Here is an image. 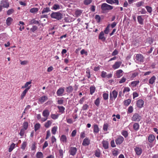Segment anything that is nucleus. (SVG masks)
<instances>
[{
  "label": "nucleus",
  "instance_id": "9",
  "mask_svg": "<svg viewBox=\"0 0 158 158\" xmlns=\"http://www.w3.org/2000/svg\"><path fill=\"white\" fill-rule=\"evenodd\" d=\"M124 140V138L122 136H118L115 140V142L117 145L121 144Z\"/></svg>",
  "mask_w": 158,
  "mask_h": 158
},
{
  "label": "nucleus",
  "instance_id": "18",
  "mask_svg": "<svg viewBox=\"0 0 158 158\" xmlns=\"http://www.w3.org/2000/svg\"><path fill=\"white\" fill-rule=\"evenodd\" d=\"M77 152V149L76 148L71 147L70 148L69 152L70 154L73 156L75 155Z\"/></svg>",
  "mask_w": 158,
  "mask_h": 158
},
{
  "label": "nucleus",
  "instance_id": "13",
  "mask_svg": "<svg viewBox=\"0 0 158 158\" xmlns=\"http://www.w3.org/2000/svg\"><path fill=\"white\" fill-rule=\"evenodd\" d=\"M90 143V140L87 137L85 138L83 140L82 144L85 146L89 145Z\"/></svg>",
  "mask_w": 158,
  "mask_h": 158
},
{
  "label": "nucleus",
  "instance_id": "63",
  "mask_svg": "<svg viewBox=\"0 0 158 158\" xmlns=\"http://www.w3.org/2000/svg\"><path fill=\"white\" fill-rule=\"evenodd\" d=\"M63 98H60L58 100L57 103L58 104H63L64 100L63 99Z\"/></svg>",
  "mask_w": 158,
  "mask_h": 158
},
{
  "label": "nucleus",
  "instance_id": "30",
  "mask_svg": "<svg viewBox=\"0 0 158 158\" xmlns=\"http://www.w3.org/2000/svg\"><path fill=\"white\" fill-rule=\"evenodd\" d=\"M58 127L57 126H55L52 127L51 129V132L52 134L55 135L57 130Z\"/></svg>",
  "mask_w": 158,
  "mask_h": 158
},
{
  "label": "nucleus",
  "instance_id": "50",
  "mask_svg": "<svg viewBox=\"0 0 158 158\" xmlns=\"http://www.w3.org/2000/svg\"><path fill=\"white\" fill-rule=\"evenodd\" d=\"M133 110V109L132 106H130L128 109L127 113H132Z\"/></svg>",
  "mask_w": 158,
  "mask_h": 158
},
{
  "label": "nucleus",
  "instance_id": "7",
  "mask_svg": "<svg viewBox=\"0 0 158 158\" xmlns=\"http://www.w3.org/2000/svg\"><path fill=\"white\" fill-rule=\"evenodd\" d=\"M139 80L132 81L130 84L129 86L133 90H135V88L139 84Z\"/></svg>",
  "mask_w": 158,
  "mask_h": 158
},
{
  "label": "nucleus",
  "instance_id": "23",
  "mask_svg": "<svg viewBox=\"0 0 158 158\" xmlns=\"http://www.w3.org/2000/svg\"><path fill=\"white\" fill-rule=\"evenodd\" d=\"M42 115L45 118H48L49 115V110L47 109H45L44 110L43 112Z\"/></svg>",
  "mask_w": 158,
  "mask_h": 158
},
{
  "label": "nucleus",
  "instance_id": "55",
  "mask_svg": "<svg viewBox=\"0 0 158 158\" xmlns=\"http://www.w3.org/2000/svg\"><path fill=\"white\" fill-rule=\"evenodd\" d=\"M25 130H25L23 128L21 129L20 130L19 134L21 136H22L24 135Z\"/></svg>",
  "mask_w": 158,
  "mask_h": 158
},
{
  "label": "nucleus",
  "instance_id": "16",
  "mask_svg": "<svg viewBox=\"0 0 158 158\" xmlns=\"http://www.w3.org/2000/svg\"><path fill=\"white\" fill-rule=\"evenodd\" d=\"M156 78L155 76L152 77L149 80L148 85H152L155 82Z\"/></svg>",
  "mask_w": 158,
  "mask_h": 158
},
{
  "label": "nucleus",
  "instance_id": "47",
  "mask_svg": "<svg viewBox=\"0 0 158 158\" xmlns=\"http://www.w3.org/2000/svg\"><path fill=\"white\" fill-rule=\"evenodd\" d=\"M95 155L96 156L99 157L100 156V152L99 150H96L95 152Z\"/></svg>",
  "mask_w": 158,
  "mask_h": 158
},
{
  "label": "nucleus",
  "instance_id": "42",
  "mask_svg": "<svg viewBox=\"0 0 158 158\" xmlns=\"http://www.w3.org/2000/svg\"><path fill=\"white\" fill-rule=\"evenodd\" d=\"M109 125L108 123H105L103 126V129L104 131H107L108 128L109 127Z\"/></svg>",
  "mask_w": 158,
  "mask_h": 158
},
{
  "label": "nucleus",
  "instance_id": "21",
  "mask_svg": "<svg viewBox=\"0 0 158 158\" xmlns=\"http://www.w3.org/2000/svg\"><path fill=\"white\" fill-rule=\"evenodd\" d=\"M155 139V136L153 135H150L148 137V141L151 143H152Z\"/></svg>",
  "mask_w": 158,
  "mask_h": 158
},
{
  "label": "nucleus",
  "instance_id": "25",
  "mask_svg": "<svg viewBox=\"0 0 158 158\" xmlns=\"http://www.w3.org/2000/svg\"><path fill=\"white\" fill-rule=\"evenodd\" d=\"M52 120H48L44 124V127L46 128H49L52 125Z\"/></svg>",
  "mask_w": 158,
  "mask_h": 158
},
{
  "label": "nucleus",
  "instance_id": "44",
  "mask_svg": "<svg viewBox=\"0 0 158 158\" xmlns=\"http://www.w3.org/2000/svg\"><path fill=\"white\" fill-rule=\"evenodd\" d=\"M31 83V81L27 82L22 87V88L24 89L25 88H27L29 86V85H30Z\"/></svg>",
  "mask_w": 158,
  "mask_h": 158
},
{
  "label": "nucleus",
  "instance_id": "14",
  "mask_svg": "<svg viewBox=\"0 0 158 158\" xmlns=\"http://www.w3.org/2000/svg\"><path fill=\"white\" fill-rule=\"evenodd\" d=\"M64 92V88L60 87L57 90L56 94L58 96H61Z\"/></svg>",
  "mask_w": 158,
  "mask_h": 158
},
{
  "label": "nucleus",
  "instance_id": "2",
  "mask_svg": "<svg viewBox=\"0 0 158 158\" xmlns=\"http://www.w3.org/2000/svg\"><path fill=\"white\" fill-rule=\"evenodd\" d=\"M113 8V6L108 5L106 3H103L101 6V9L103 11H106L112 10Z\"/></svg>",
  "mask_w": 158,
  "mask_h": 158
},
{
  "label": "nucleus",
  "instance_id": "17",
  "mask_svg": "<svg viewBox=\"0 0 158 158\" xmlns=\"http://www.w3.org/2000/svg\"><path fill=\"white\" fill-rule=\"evenodd\" d=\"M31 87V85H29V87H28L27 88H26L25 90L23 91L22 92L21 95V97L22 99H23L24 96L26 95L27 92H28V90L30 89Z\"/></svg>",
  "mask_w": 158,
  "mask_h": 158
},
{
  "label": "nucleus",
  "instance_id": "36",
  "mask_svg": "<svg viewBox=\"0 0 158 158\" xmlns=\"http://www.w3.org/2000/svg\"><path fill=\"white\" fill-rule=\"evenodd\" d=\"M59 115L58 114H52L50 115V117L51 118L55 120L58 118L59 116Z\"/></svg>",
  "mask_w": 158,
  "mask_h": 158
},
{
  "label": "nucleus",
  "instance_id": "45",
  "mask_svg": "<svg viewBox=\"0 0 158 158\" xmlns=\"http://www.w3.org/2000/svg\"><path fill=\"white\" fill-rule=\"evenodd\" d=\"M138 75V73L136 72H135L132 73L131 75V80H133L134 78H135Z\"/></svg>",
  "mask_w": 158,
  "mask_h": 158
},
{
  "label": "nucleus",
  "instance_id": "62",
  "mask_svg": "<svg viewBox=\"0 0 158 158\" xmlns=\"http://www.w3.org/2000/svg\"><path fill=\"white\" fill-rule=\"evenodd\" d=\"M126 81V78L124 77H123L119 81V83L120 84L123 83L125 82Z\"/></svg>",
  "mask_w": 158,
  "mask_h": 158
},
{
  "label": "nucleus",
  "instance_id": "5",
  "mask_svg": "<svg viewBox=\"0 0 158 158\" xmlns=\"http://www.w3.org/2000/svg\"><path fill=\"white\" fill-rule=\"evenodd\" d=\"M134 151L136 155L138 156H140L142 152V146L139 145L136 146L134 148Z\"/></svg>",
  "mask_w": 158,
  "mask_h": 158
},
{
  "label": "nucleus",
  "instance_id": "20",
  "mask_svg": "<svg viewBox=\"0 0 158 158\" xmlns=\"http://www.w3.org/2000/svg\"><path fill=\"white\" fill-rule=\"evenodd\" d=\"M106 2L110 4H113L114 3H116L117 5L119 4L118 0H106Z\"/></svg>",
  "mask_w": 158,
  "mask_h": 158
},
{
  "label": "nucleus",
  "instance_id": "52",
  "mask_svg": "<svg viewBox=\"0 0 158 158\" xmlns=\"http://www.w3.org/2000/svg\"><path fill=\"white\" fill-rule=\"evenodd\" d=\"M130 89L128 87H125L123 89V93L130 91Z\"/></svg>",
  "mask_w": 158,
  "mask_h": 158
},
{
  "label": "nucleus",
  "instance_id": "31",
  "mask_svg": "<svg viewBox=\"0 0 158 158\" xmlns=\"http://www.w3.org/2000/svg\"><path fill=\"white\" fill-rule=\"evenodd\" d=\"M41 125L39 123H36L34 126V130L36 132L40 128Z\"/></svg>",
  "mask_w": 158,
  "mask_h": 158
},
{
  "label": "nucleus",
  "instance_id": "11",
  "mask_svg": "<svg viewBox=\"0 0 158 158\" xmlns=\"http://www.w3.org/2000/svg\"><path fill=\"white\" fill-rule=\"evenodd\" d=\"M1 4L2 5V7L4 8H8L9 7L10 4L8 0H2V1Z\"/></svg>",
  "mask_w": 158,
  "mask_h": 158
},
{
  "label": "nucleus",
  "instance_id": "24",
  "mask_svg": "<svg viewBox=\"0 0 158 158\" xmlns=\"http://www.w3.org/2000/svg\"><path fill=\"white\" fill-rule=\"evenodd\" d=\"M99 38L103 41H104L105 40L106 38L105 37L103 31H102L100 33L99 35Z\"/></svg>",
  "mask_w": 158,
  "mask_h": 158
},
{
  "label": "nucleus",
  "instance_id": "10",
  "mask_svg": "<svg viewBox=\"0 0 158 158\" xmlns=\"http://www.w3.org/2000/svg\"><path fill=\"white\" fill-rule=\"evenodd\" d=\"M48 99V97L46 96H44L39 98L38 99V103L42 104Z\"/></svg>",
  "mask_w": 158,
  "mask_h": 158
},
{
  "label": "nucleus",
  "instance_id": "59",
  "mask_svg": "<svg viewBox=\"0 0 158 158\" xmlns=\"http://www.w3.org/2000/svg\"><path fill=\"white\" fill-rule=\"evenodd\" d=\"M146 9L147 11L149 13H151L152 11V8L151 7L149 6H146Z\"/></svg>",
  "mask_w": 158,
  "mask_h": 158
},
{
  "label": "nucleus",
  "instance_id": "54",
  "mask_svg": "<svg viewBox=\"0 0 158 158\" xmlns=\"http://www.w3.org/2000/svg\"><path fill=\"white\" fill-rule=\"evenodd\" d=\"M103 97L105 100H106L108 98V94L106 93H104L103 94Z\"/></svg>",
  "mask_w": 158,
  "mask_h": 158
},
{
  "label": "nucleus",
  "instance_id": "37",
  "mask_svg": "<svg viewBox=\"0 0 158 158\" xmlns=\"http://www.w3.org/2000/svg\"><path fill=\"white\" fill-rule=\"evenodd\" d=\"M50 10H51L49 7H46V8H44L42 11V13L43 14L44 13H48L50 11Z\"/></svg>",
  "mask_w": 158,
  "mask_h": 158
},
{
  "label": "nucleus",
  "instance_id": "27",
  "mask_svg": "<svg viewBox=\"0 0 158 158\" xmlns=\"http://www.w3.org/2000/svg\"><path fill=\"white\" fill-rule=\"evenodd\" d=\"M138 21L141 25L143 23V19L142 18L141 16H138L137 17Z\"/></svg>",
  "mask_w": 158,
  "mask_h": 158
},
{
  "label": "nucleus",
  "instance_id": "39",
  "mask_svg": "<svg viewBox=\"0 0 158 158\" xmlns=\"http://www.w3.org/2000/svg\"><path fill=\"white\" fill-rule=\"evenodd\" d=\"M112 153L113 156H116L118 154L119 152L117 149H115L112 150Z\"/></svg>",
  "mask_w": 158,
  "mask_h": 158
},
{
  "label": "nucleus",
  "instance_id": "4",
  "mask_svg": "<svg viewBox=\"0 0 158 158\" xmlns=\"http://www.w3.org/2000/svg\"><path fill=\"white\" fill-rule=\"evenodd\" d=\"M118 94V92L115 90L110 92V101H113L115 100L117 97Z\"/></svg>",
  "mask_w": 158,
  "mask_h": 158
},
{
  "label": "nucleus",
  "instance_id": "48",
  "mask_svg": "<svg viewBox=\"0 0 158 158\" xmlns=\"http://www.w3.org/2000/svg\"><path fill=\"white\" fill-rule=\"evenodd\" d=\"M92 0H84V3L85 5L89 4L92 2Z\"/></svg>",
  "mask_w": 158,
  "mask_h": 158
},
{
  "label": "nucleus",
  "instance_id": "56",
  "mask_svg": "<svg viewBox=\"0 0 158 158\" xmlns=\"http://www.w3.org/2000/svg\"><path fill=\"white\" fill-rule=\"evenodd\" d=\"M107 73L104 71H102L101 73V76L102 78L106 77Z\"/></svg>",
  "mask_w": 158,
  "mask_h": 158
},
{
  "label": "nucleus",
  "instance_id": "1",
  "mask_svg": "<svg viewBox=\"0 0 158 158\" xmlns=\"http://www.w3.org/2000/svg\"><path fill=\"white\" fill-rule=\"evenodd\" d=\"M63 16L62 14L59 12H53L52 13L51 15V18L59 20L61 19Z\"/></svg>",
  "mask_w": 158,
  "mask_h": 158
},
{
  "label": "nucleus",
  "instance_id": "38",
  "mask_svg": "<svg viewBox=\"0 0 158 158\" xmlns=\"http://www.w3.org/2000/svg\"><path fill=\"white\" fill-rule=\"evenodd\" d=\"M131 102V100L130 99H128L125 100L124 102V104L125 106H128Z\"/></svg>",
  "mask_w": 158,
  "mask_h": 158
},
{
  "label": "nucleus",
  "instance_id": "40",
  "mask_svg": "<svg viewBox=\"0 0 158 158\" xmlns=\"http://www.w3.org/2000/svg\"><path fill=\"white\" fill-rule=\"evenodd\" d=\"M96 88L94 86H91L90 88V94L92 95L94 92Z\"/></svg>",
  "mask_w": 158,
  "mask_h": 158
},
{
  "label": "nucleus",
  "instance_id": "60",
  "mask_svg": "<svg viewBox=\"0 0 158 158\" xmlns=\"http://www.w3.org/2000/svg\"><path fill=\"white\" fill-rule=\"evenodd\" d=\"M81 55L86 56L87 55V52L84 49H82L81 51Z\"/></svg>",
  "mask_w": 158,
  "mask_h": 158
},
{
  "label": "nucleus",
  "instance_id": "34",
  "mask_svg": "<svg viewBox=\"0 0 158 158\" xmlns=\"http://www.w3.org/2000/svg\"><path fill=\"white\" fill-rule=\"evenodd\" d=\"M36 157L37 158H43L44 156L43 153L41 152H38L36 154Z\"/></svg>",
  "mask_w": 158,
  "mask_h": 158
},
{
  "label": "nucleus",
  "instance_id": "3",
  "mask_svg": "<svg viewBox=\"0 0 158 158\" xmlns=\"http://www.w3.org/2000/svg\"><path fill=\"white\" fill-rule=\"evenodd\" d=\"M134 60L136 62H143L144 60V57L143 55L140 54H135Z\"/></svg>",
  "mask_w": 158,
  "mask_h": 158
},
{
  "label": "nucleus",
  "instance_id": "46",
  "mask_svg": "<svg viewBox=\"0 0 158 158\" xmlns=\"http://www.w3.org/2000/svg\"><path fill=\"white\" fill-rule=\"evenodd\" d=\"M100 103L99 98H98L96 99L94 102V104L97 106H98Z\"/></svg>",
  "mask_w": 158,
  "mask_h": 158
},
{
  "label": "nucleus",
  "instance_id": "32",
  "mask_svg": "<svg viewBox=\"0 0 158 158\" xmlns=\"http://www.w3.org/2000/svg\"><path fill=\"white\" fill-rule=\"evenodd\" d=\"M139 125L138 123H135L133 125V128L134 129L136 130L137 131L139 129Z\"/></svg>",
  "mask_w": 158,
  "mask_h": 158
},
{
  "label": "nucleus",
  "instance_id": "19",
  "mask_svg": "<svg viewBox=\"0 0 158 158\" xmlns=\"http://www.w3.org/2000/svg\"><path fill=\"white\" fill-rule=\"evenodd\" d=\"M123 71L121 69H119L116 71V75L117 77L119 78L122 77L123 75Z\"/></svg>",
  "mask_w": 158,
  "mask_h": 158
},
{
  "label": "nucleus",
  "instance_id": "6",
  "mask_svg": "<svg viewBox=\"0 0 158 158\" xmlns=\"http://www.w3.org/2000/svg\"><path fill=\"white\" fill-rule=\"evenodd\" d=\"M142 119L141 116L138 114L136 113L134 114L131 118V120L135 122H139Z\"/></svg>",
  "mask_w": 158,
  "mask_h": 158
},
{
  "label": "nucleus",
  "instance_id": "22",
  "mask_svg": "<svg viewBox=\"0 0 158 158\" xmlns=\"http://www.w3.org/2000/svg\"><path fill=\"white\" fill-rule=\"evenodd\" d=\"M93 126V132L94 133H98L99 129L98 126L96 124H94Z\"/></svg>",
  "mask_w": 158,
  "mask_h": 158
},
{
  "label": "nucleus",
  "instance_id": "26",
  "mask_svg": "<svg viewBox=\"0 0 158 158\" xmlns=\"http://www.w3.org/2000/svg\"><path fill=\"white\" fill-rule=\"evenodd\" d=\"M60 140L62 143H66L67 141V138L66 136L64 135H62L60 138Z\"/></svg>",
  "mask_w": 158,
  "mask_h": 158
},
{
  "label": "nucleus",
  "instance_id": "57",
  "mask_svg": "<svg viewBox=\"0 0 158 158\" xmlns=\"http://www.w3.org/2000/svg\"><path fill=\"white\" fill-rule=\"evenodd\" d=\"M27 145V143L26 142H23L21 146V148L24 150L26 147Z\"/></svg>",
  "mask_w": 158,
  "mask_h": 158
},
{
  "label": "nucleus",
  "instance_id": "43",
  "mask_svg": "<svg viewBox=\"0 0 158 158\" xmlns=\"http://www.w3.org/2000/svg\"><path fill=\"white\" fill-rule=\"evenodd\" d=\"M38 10L39 9L37 8H33L30 10V12L32 13H36Z\"/></svg>",
  "mask_w": 158,
  "mask_h": 158
},
{
  "label": "nucleus",
  "instance_id": "41",
  "mask_svg": "<svg viewBox=\"0 0 158 158\" xmlns=\"http://www.w3.org/2000/svg\"><path fill=\"white\" fill-rule=\"evenodd\" d=\"M28 126V123L27 122H24L23 123L22 128L26 130L27 129Z\"/></svg>",
  "mask_w": 158,
  "mask_h": 158
},
{
  "label": "nucleus",
  "instance_id": "12",
  "mask_svg": "<svg viewBox=\"0 0 158 158\" xmlns=\"http://www.w3.org/2000/svg\"><path fill=\"white\" fill-rule=\"evenodd\" d=\"M143 104L144 101L141 99H139L137 101V106L139 108H141L143 106Z\"/></svg>",
  "mask_w": 158,
  "mask_h": 158
},
{
  "label": "nucleus",
  "instance_id": "15",
  "mask_svg": "<svg viewBox=\"0 0 158 158\" xmlns=\"http://www.w3.org/2000/svg\"><path fill=\"white\" fill-rule=\"evenodd\" d=\"M102 144L104 149H106L109 148V142L107 140H103L102 141Z\"/></svg>",
  "mask_w": 158,
  "mask_h": 158
},
{
  "label": "nucleus",
  "instance_id": "64",
  "mask_svg": "<svg viewBox=\"0 0 158 158\" xmlns=\"http://www.w3.org/2000/svg\"><path fill=\"white\" fill-rule=\"evenodd\" d=\"M122 134L125 138L127 137L128 135L127 132L126 131H123Z\"/></svg>",
  "mask_w": 158,
  "mask_h": 158
},
{
  "label": "nucleus",
  "instance_id": "49",
  "mask_svg": "<svg viewBox=\"0 0 158 158\" xmlns=\"http://www.w3.org/2000/svg\"><path fill=\"white\" fill-rule=\"evenodd\" d=\"M109 26L110 25L107 26L104 31V32L106 34H108L109 32Z\"/></svg>",
  "mask_w": 158,
  "mask_h": 158
},
{
  "label": "nucleus",
  "instance_id": "53",
  "mask_svg": "<svg viewBox=\"0 0 158 158\" xmlns=\"http://www.w3.org/2000/svg\"><path fill=\"white\" fill-rule=\"evenodd\" d=\"M95 19L98 23H99L101 20V18L98 15H96L95 16Z\"/></svg>",
  "mask_w": 158,
  "mask_h": 158
},
{
  "label": "nucleus",
  "instance_id": "8",
  "mask_svg": "<svg viewBox=\"0 0 158 158\" xmlns=\"http://www.w3.org/2000/svg\"><path fill=\"white\" fill-rule=\"evenodd\" d=\"M122 64V62L121 61H116L112 65V68L113 69L115 70L119 68L121 66Z\"/></svg>",
  "mask_w": 158,
  "mask_h": 158
},
{
  "label": "nucleus",
  "instance_id": "33",
  "mask_svg": "<svg viewBox=\"0 0 158 158\" xmlns=\"http://www.w3.org/2000/svg\"><path fill=\"white\" fill-rule=\"evenodd\" d=\"M15 144L13 143H12L10 146L9 149L8 151L9 152H11L13 149L15 148Z\"/></svg>",
  "mask_w": 158,
  "mask_h": 158
},
{
  "label": "nucleus",
  "instance_id": "58",
  "mask_svg": "<svg viewBox=\"0 0 158 158\" xmlns=\"http://www.w3.org/2000/svg\"><path fill=\"white\" fill-rule=\"evenodd\" d=\"M50 132L49 130H48L46 131V135L45 138L46 139H47L50 136Z\"/></svg>",
  "mask_w": 158,
  "mask_h": 158
},
{
  "label": "nucleus",
  "instance_id": "28",
  "mask_svg": "<svg viewBox=\"0 0 158 158\" xmlns=\"http://www.w3.org/2000/svg\"><path fill=\"white\" fill-rule=\"evenodd\" d=\"M59 110V112L61 114L64 113L65 108L63 106H57Z\"/></svg>",
  "mask_w": 158,
  "mask_h": 158
},
{
  "label": "nucleus",
  "instance_id": "61",
  "mask_svg": "<svg viewBox=\"0 0 158 158\" xmlns=\"http://www.w3.org/2000/svg\"><path fill=\"white\" fill-rule=\"evenodd\" d=\"M14 10L12 9H9L7 11V14L8 15H9L12 14L14 12Z\"/></svg>",
  "mask_w": 158,
  "mask_h": 158
},
{
  "label": "nucleus",
  "instance_id": "35",
  "mask_svg": "<svg viewBox=\"0 0 158 158\" xmlns=\"http://www.w3.org/2000/svg\"><path fill=\"white\" fill-rule=\"evenodd\" d=\"M13 21V19L10 17H8L6 20V23L7 25H10Z\"/></svg>",
  "mask_w": 158,
  "mask_h": 158
},
{
  "label": "nucleus",
  "instance_id": "51",
  "mask_svg": "<svg viewBox=\"0 0 158 158\" xmlns=\"http://www.w3.org/2000/svg\"><path fill=\"white\" fill-rule=\"evenodd\" d=\"M144 2L142 1H140L139 2H138L136 4V6L137 7H140V6L143 5V4Z\"/></svg>",
  "mask_w": 158,
  "mask_h": 158
},
{
  "label": "nucleus",
  "instance_id": "29",
  "mask_svg": "<svg viewBox=\"0 0 158 158\" xmlns=\"http://www.w3.org/2000/svg\"><path fill=\"white\" fill-rule=\"evenodd\" d=\"M52 9L56 10L60 9V6L58 4H54L51 8Z\"/></svg>",
  "mask_w": 158,
  "mask_h": 158
}]
</instances>
